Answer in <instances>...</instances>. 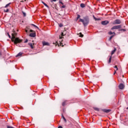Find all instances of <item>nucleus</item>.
<instances>
[{
  "mask_svg": "<svg viewBox=\"0 0 128 128\" xmlns=\"http://www.w3.org/2000/svg\"><path fill=\"white\" fill-rule=\"evenodd\" d=\"M122 30H125L124 29H122Z\"/></svg>",
  "mask_w": 128,
  "mask_h": 128,
  "instance_id": "nucleus-42",
  "label": "nucleus"
},
{
  "mask_svg": "<svg viewBox=\"0 0 128 128\" xmlns=\"http://www.w3.org/2000/svg\"><path fill=\"white\" fill-rule=\"evenodd\" d=\"M62 8H66V6L63 5V6H62Z\"/></svg>",
  "mask_w": 128,
  "mask_h": 128,
  "instance_id": "nucleus-33",
  "label": "nucleus"
},
{
  "mask_svg": "<svg viewBox=\"0 0 128 128\" xmlns=\"http://www.w3.org/2000/svg\"><path fill=\"white\" fill-rule=\"evenodd\" d=\"M112 62V56H110L109 60L108 61V64H110Z\"/></svg>",
  "mask_w": 128,
  "mask_h": 128,
  "instance_id": "nucleus-13",
  "label": "nucleus"
},
{
  "mask_svg": "<svg viewBox=\"0 0 128 128\" xmlns=\"http://www.w3.org/2000/svg\"><path fill=\"white\" fill-rule=\"evenodd\" d=\"M104 112H110V110H105Z\"/></svg>",
  "mask_w": 128,
  "mask_h": 128,
  "instance_id": "nucleus-17",
  "label": "nucleus"
},
{
  "mask_svg": "<svg viewBox=\"0 0 128 128\" xmlns=\"http://www.w3.org/2000/svg\"><path fill=\"white\" fill-rule=\"evenodd\" d=\"M8 9H6V10H4V12H8Z\"/></svg>",
  "mask_w": 128,
  "mask_h": 128,
  "instance_id": "nucleus-24",
  "label": "nucleus"
},
{
  "mask_svg": "<svg viewBox=\"0 0 128 128\" xmlns=\"http://www.w3.org/2000/svg\"><path fill=\"white\" fill-rule=\"evenodd\" d=\"M61 36H66V34H64V32H62Z\"/></svg>",
  "mask_w": 128,
  "mask_h": 128,
  "instance_id": "nucleus-29",
  "label": "nucleus"
},
{
  "mask_svg": "<svg viewBox=\"0 0 128 128\" xmlns=\"http://www.w3.org/2000/svg\"><path fill=\"white\" fill-rule=\"evenodd\" d=\"M60 4H64V3H62V2H60Z\"/></svg>",
  "mask_w": 128,
  "mask_h": 128,
  "instance_id": "nucleus-35",
  "label": "nucleus"
},
{
  "mask_svg": "<svg viewBox=\"0 0 128 128\" xmlns=\"http://www.w3.org/2000/svg\"><path fill=\"white\" fill-rule=\"evenodd\" d=\"M36 33H31L30 34V36L31 38H36Z\"/></svg>",
  "mask_w": 128,
  "mask_h": 128,
  "instance_id": "nucleus-7",
  "label": "nucleus"
},
{
  "mask_svg": "<svg viewBox=\"0 0 128 128\" xmlns=\"http://www.w3.org/2000/svg\"><path fill=\"white\" fill-rule=\"evenodd\" d=\"M118 88L120 90H124V84H120L118 86Z\"/></svg>",
  "mask_w": 128,
  "mask_h": 128,
  "instance_id": "nucleus-6",
  "label": "nucleus"
},
{
  "mask_svg": "<svg viewBox=\"0 0 128 128\" xmlns=\"http://www.w3.org/2000/svg\"><path fill=\"white\" fill-rule=\"evenodd\" d=\"M8 37L10 38H11V37H10V34H8Z\"/></svg>",
  "mask_w": 128,
  "mask_h": 128,
  "instance_id": "nucleus-34",
  "label": "nucleus"
},
{
  "mask_svg": "<svg viewBox=\"0 0 128 128\" xmlns=\"http://www.w3.org/2000/svg\"><path fill=\"white\" fill-rule=\"evenodd\" d=\"M10 3H9L7 4L6 5V6H4V8H8V6H10Z\"/></svg>",
  "mask_w": 128,
  "mask_h": 128,
  "instance_id": "nucleus-25",
  "label": "nucleus"
},
{
  "mask_svg": "<svg viewBox=\"0 0 128 128\" xmlns=\"http://www.w3.org/2000/svg\"><path fill=\"white\" fill-rule=\"evenodd\" d=\"M108 34H110V35H112V34H116V33L114 32H108Z\"/></svg>",
  "mask_w": 128,
  "mask_h": 128,
  "instance_id": "nucleus-15",
  "label": "nucleus"
},
{
  "mask_svg": "<svg viewBox=\"0 0 128 128\" xmlns=\"http://www.w3.org/2000/svg\"><path fill=\"white\" fill-rule=\"evenodd\" d=\"M79 22H82L84 26H86L90 22V18L88 16H86L84 17V19L80 18Z\"/></svg>",
  "mask_w": 128,
  "mask_h": 128,
  "instance_id": "nucleus-2",
  "label": "nucleus"
},
{
  "mask_svg": "<svg viewBox=\"0 0 128 128\" xmlns=\"http://www.w3.org/2000/svg\"><path fill=\"white\" fill-rule=\"evenodd\" d=\"M52 2H56V0H52Z\"/></svg>",
  "mask_w": 128,
  "mask_h": 128,
  "instance_id": "nucleus-38",
  "label": "nucleus"
},
{
  "mask_svg": "<svg viewBox=\"0 0 128 128\" xmlns=\"http://www.w3.org/2000/svg\"><path fill=\"white\" fill-rule=\"evenodd\" d=\"M80 18V15L78 14L77 18H76V20H78V18Z\"/></svg>",
  "mask_w": 128,
  "mask_h": 128,
  "instance_id": "nucleus-18",
  "label": "nucleus"
},
{
  "mask_svg": "<svg viewBox=\"0 0 128 128\" xmlns=\"http://www.w3.org/2000/svg\"><path fill=\"white\" fill-rule=\"evenodd\" d=\"M28 42V39H26L25 40V41L24 42L26 44V43Z\"/></svg>",
  "mask_w": 128,
  "mask_h": 128,
  "instance_id": "nucleus-31",
  "label": "nucleus"
},
{
  "mask_svg": "<svg viewBox=\"0 0 128 128\" xmlns=\"http://www.w3.org/2000/svg\"><path fill=\"white\" fill-rule=\"evenodd\" d=\"M60 38L62 39V37H60Z\"/></svg>",
  "mask_w": 128,
  "mask_h": 128,
  "instance_id": "nucleus-40",
  "label": "nucleus"
},
{
  "mask_svg": "<svg viewBox=\"0 0 128 128\" xmlns=\"http://www.w3.org/2000/svg\"><path fill=\"white\" fill-rule=\"evenodd\" d=\"M21 2H24V1H21Z\"/></svg>",
  "mask_w": 128,
  "mask_h": 128,
  "instance_id": "nucleus-41",
  "label": "nucleus"
},
{
  "mask_svg": "<svg viewBox=\"0 0 128 128\" xmlns=\"http://www.w3.org/2000/svg\"><path fill=\"white\" fill-rule=\"evenodd\" d=\"M22 13L23 14V16H26V12H24L23 11L22 12Z\"/></svg>",
  "mask_w": 128,
  "mask_h": 128,
  "instance_id": "nucleus-22",
  "label": "nucleus"
},
{
  "mask_svg": "<svg viewBox=\"0 0 128 128\" xmlns=\"http://www.w3.org/2000/svg\"><path fill=\"white\" fill-rule=\"evenodd\" d=\"M12 40L14 44H20L22 42V40L18 38H16V32L15 31H13V32L12 34Z\"/></svg>",
  "mask_w": 128,
  "mask_h": 128,
  "instance_id": "nucleus-1",
  "label": "nucleus"
},
{
  "mask_svg": "<svg viewBox=\"0 0 128 128\" xmlns=\"http://www.w3.org/2000/svg\"><path fill=\"white\" fill-rule=\"evenodd\" d=\"M126 110H128V107L126 108Z\"/></svg>",
  "mask_w": 128,
  "mask_h": 128,
  "instance_id": "nucleus-43",
  "label": "nucleus"
},
{
  "mask_svg": "<svg viewBox=\"0 0 128 128\" xmlns=\"http://www.w3.org/2000/svg\"><path fill=\"white\" fill-rule=\"evenodd\" d=\"M63 26H64V25L62 24H59V26H60V28H62Z\"/></svg>",
  "mask_w": 128,
  "mask_h": 128,
  "instance_id": "nucleus-28",
  "label": "nucleus"
},
{
  "mask_svg": "<svg viewBox=\"0 0 128 128\" xmlns=\"http://www.w3.org/2000/svg\"><path fill=\"white\" fill-rule=\"evenodd\" d=\"M120 20L119 19H117L116 20H115L113 22L112 24H120Z\"/></svg>",
  "mask_w": 128,
  "mask_h": 128,
  "instance_id": "nucleus-4",
  "label": "nucleus"
},
{
  "mask_svg": "<svg viewBox=\"0 0 128 128\" xmlns=\"http://www.w3.org/2000/svg\"><path fill=\"white\" fill-rule=\"evenodd\" d=\"M0 2H2V0H0Z\"/></svg>",
  "mask_w": 128,
  "mask_h": 128,
  "instance_id": "nucleus-44",
  "label": "nucleus"
},
{
  "mask_svg": "<svg viewBox=\"0 0 128 128\" xmlns=\"http://www.w3.org/2000/svg\"><path fill=\"white\" fill-rule=\"evenodd\" d=\"M58 128H62V126H59L58 127Z\"/></svg>",
  "mask_w": 128,
  "mask_h": 128,
  "instance_id": "nucleus-37",
  "label": "nucleus"
},
{
  "mask_svg": "<svg viewBox=\"0 0 128 128\" xmlns=\"http://www.w3.org/2000/svg\"><path fill=\"white\" fill-rule=\"evenodd\" d=\"M80 6L81 8H85L86 5L84 4H81Z\"/></svg>",
  "mask_w": 128,
  "mask_h": 128,
  "instance_id": "nucleus-14",
  "label": "nucleus"
},
{
  "mask_svg": "<svg viewBox=\"0 0 128 128\" xmlns=\"http://www.w3.org/2000/svg\"><path fill=\"white\" fill-rule=\"evenodd\" d=\"M62 106H66V102H62Z\"/></svg>",
  "mask_w": 128,
  "mask_h": 128,
  "instance_id": "nucleus-27",
  "label": "nucleus"
},
{
  "mask_svg": "<svg viewBox=\"0 0 128 128\" xmlns=\"http://www.w3.org/2000/svg\"><path fill=\"white\" fill-rule=\"evenodd\" d=\"M116 48H114V50H112L111 54L112 56V54H114V52H116Z\"/></svg>",
  "mask_w": 128,
  "mask_h": 128,
  "instance_id": "nucleus-12",
  "label": "nucleus"
},
{
  "mask_svg": "<svg viewBox=\"0 0 128 128\" xmlns=\"http://www.w3.org/2000/svg\"><path fill=\"white\" fill-rule=\"evenodd\" d=\"M114 68H116V70H114V74H116V70H118V66H114Z\"/></svg>",
  "mask_w": 128,
  "mask_h": 128,
  "instance_id": "nucleus-9",
  "label": "nucleus"
},
{
  "mask_svg": "<svg viewBox=\"0 0 128 128\" xmlns=\"http://www.w3.org/2000/svg\"><path fill=\"white\" fill-rule=\"evenodd\" d=\"M110 22L108 20H104L102 22V24L103 26H106Z\"/></svg>",
  "mask_w": 128,
  "mask_h": 128,
  "instance_id": "nucleus-5",
  "label": "nucleus"
},
{
  "mask_svg": "<svg viewBox=\"0 0 128 128\" xmlns=\"http://www.w3.org/2000/svg\"><path fill=\"white\" fill-rule=\"evenodd\" d=\"M112 38H114V36H110V38H109V40H111Z\"/></svg>",
  "mask_w": 128,
  "mask_h": 128,
  "instance_id": "nucleus-26",
  "label": "nucleus"
},
{
  "mask_svg": "<svg viewBox=\"0 0 128 128\" xmlns=\"http://www.w3.org/2000/svg\"><path fill=\"white\" fill-rule=\"evenodd\" d=\"M22 56V52H20L16 56V58H18V56Z\"/></svg>",
  "mask_w": 128,
  "mask_h": 128,
  "instance_id": "nucleus-10",
  "label": "nucleus"
},
{
  "mask_svg": "<svg viewBox=\"0 0 128 128\" xmlns=\"http://www.w3.org/2000/svg\"><path fill=\"white\" fill-rule=\"evenodd\" d=\"M43 46H50V43L48 42H42Z\"/></svg>",
  "mask_w": 128,
  "mask_h": 128,
  "instance_id": "nucleus-8",
  "label": "nucleus"
},
{
  "mask_svg": "<svg viewBox=\"0 0 128 128\" xmlns=\"http://www.w3.org/2000/svg\"><path fill=\"white\" fill-rule=\"evenodd\" d=\"M28 46H30V48H34V44H32V43H28Z\"/></svg>",
  "mask_w": 128,
  "mask_h": 128,
  "instance_id": "nucleus-11",
  "label": "nucleus"
},
{
  "mask_svg": "<svg viewBox=\"0 0 128 128\" xmlns=\"http://www.w3.org/2000/svg\"><path fill=\"white\" fill-rule=\"evenodd\" d=\"M32 26H34V28H36L38 29V26H36L34 24H32Z\"/></svg>",
  "mask_w": 128,
  "mask_h": 128,
  "instance_id": "nucleus-20",
  "label": "nucleus"
},
{
  "mask_svg": "<svg viewBox=\"0 0 128 128\" xmlns=\"http://www.w3.org/2000/svg\"><path fill=\"white\" fill-rule=\"evenodd\" d=\"M62 116V118H63L64 122H66V119L64 116Z\"/></svg>",
  "mask_w": 128,
  "mask_h": 128,
  "instance_id": "nucleus-21",
  "label": "nucleus"
},
{
  "mask_svg": "<svg viewBox=\"0 0 128 128\" xmlns=\"http://www.w3.org/2000/svg\"><path fill=\"white\" fill-rule=\"evenodd\" d=\"M94 110H97L98 112L99 110L98 108H94Z\"/></svg>",
  "mask_w": 128,
  "mask_h": 128,
  "instance_id": "nucleus-32",
  "label": "nucleus"
},
{
  "mask_svg": "<svg viewBox=\"0 0 128 128\" xmlns=\"http://www.w3.org/2000/svg\"><path fill=\"white\" fill-rule=\"evenodd\" d=\"M122 28V26L120 25H118V26H114L113 27H112L111 28V30H118L120 28Z\"/></svg>",
  "mask_w": 128,
  "mask_h": 128,
  "instance_id": "nucleus-3",
  "label": "nucleus"
},
{
  "mask_svg": "<svg viewBox=\"0 0 128 128\" xmlns=\"http://www.w3.org/2000/svg\"><path fill=\"white\" fill-rule=\"evenodd\" d=\"M53 44H55V46H57L58 45V42H56L55 43L53 42Z\"/></svg>",
  "mask_w": 128,
  "mask_h": 128,
  "instance_id": "nucleus-30",
  "label": "nucleus"
},
{
  "mask_svg": "<svg viewBox=\"0 0 128 128\" xmlns=\"http://www.w3.org/2000/svg\"><path fill=\"white\" fill-rule=\"evenodd\" d=\"M80 38H83L84 37V34H82V32H80Z\"/></svg>",
  "mask_w": 128,
  "mask_h": 128,
  "instance_id": "nucleus-23",
  "label": "nucleus"
},
{
  "mask_svg": "<svg viewBox=\"0 0 128 128\" xmlns=\"http://www.w3.org/2000/svg\"><path fill=\"white\" fill-rule=\"evenodd\" d=\"M42 3L43 4H44L45 6H46V8H48V4L44 3V2H42Z\"/></svg>",
  "mask_w": 128,
  "mask_h": 128,
  "instance_id": "nucleus-16",
  "label": "nucleus"
},
{
  "mask_svg": "<svg viewBox=\"0 0 128 128\" xmlns=\"http://www.w3.org/2000/svg\"><path fill=\"white\" fill-rule=\"evenodd\" d=\"M93 18H94V20H100V19L96 18L94 16H93Z\"/></svg>",
  "mask_w": 128,
  "mask_h": 128,
  "instance_id": "nucleus-19",
  "label": "nucleus"
},
{
  "mask_svg": "<svg viewBox=\"0 0 128 128\" xmlns=\"http://www.w3.org/2000/svg\"><path fill=\"white\" fill-rule=\"evenodd\" d=\"M34 32L33 30H30V32Z\"/></svg>",
  "mask_w": 128,
  "mask_h": 128,
  "instance_id": "nucleus-36",
  "label": "nucleus"
},
{
  "mask_svg": "<svg viewBox=\"0 0 128 128\" xmlns=\"http://www.w3.org/2000/svg\"><path fill=\"white\" fill-rule=\"evenodd\" d=\"M26 32H28V30H26Z\"/></svg>",
  "mask_w": 128,
  "mask_h": 128,
  "instance_id": "nucleus-39",
  "label": "nucleus"
}]
</instances>
